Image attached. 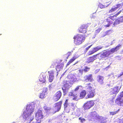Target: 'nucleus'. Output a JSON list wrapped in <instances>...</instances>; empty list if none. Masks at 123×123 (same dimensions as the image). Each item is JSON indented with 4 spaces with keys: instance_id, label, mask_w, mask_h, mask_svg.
<instances>
[{
    "instance_id": "obj_1",
    "label": "nucleus",
    "mask_w": 123,
    "mask_h": 123,
    "mask_svg": "<svg viewBox=\"0 0 123 123\" xmlns=\"http://www.w3.org/2000/svg\"><path fill=\"white\" fill-rule=\"evenodd\" d=\"M86 94V91L85 90H83L80 92V95L77 94H74L73 91L70 92L68 93V96L72 98L74 100L78 101L80 98H84Z\"/></svg>"
},
{
    "instance_id": "obj_2",
    "label": "nucleus",
    "mask_w": 123,
    "mask_h": 123,
    "mask_svg": "<svg viewBox=\"0 0 123 123\" xmlns=\"http://www.w3.org/2000/svg\"><path fill=\"white\" fill-rule=\"evenodd\" d=\"M36 121H33L34 119H31V121L32 122L31 123H40L43 121V118L45 117L44 114L43 113V111L41 109L38 110L35 113Z\"/></svg>"
},
{
    "instance_id": "obj_3",
    "label": "nucleus",
    "mask_w": 123,
    "mask_h": 123,
    "mask_svg": "<svg viewBox=\"0 0 123 123\" xmlns=\"http://www.w3.org/2000/svg\"><path fill=\"white\" fill-rule=\"evenodd\" d=\"M73 38L74 43L76 45H79L82 43L85 39V37L83 35L78 34L74 36Z\"/></svg>"
},
{
    "instance_id": "obj_4",
    "label": "nucleus",
    "mask_w": 123,
    "mask_h": 123,
    "mask_svg": "<svg viewBox=\"0 0 123 123\" xmlns=\"http://www.w3.org/2000/svg\"><path fill=\"white\" fill-rule=\"evenodd\" d=\"M91 117L93 118L96 120L97 121L99 122L100 123H105L103 121L104 120V118L101 116H99L95 111L91 112Z\"/></svg>"
},
{
    "instance_id": "obj_5",
    "label": "nucleus",
    "mask_w": 123,
    "mask_h": 123,
    "mask_svg": "<svg viewBox=\"0 0 123 123\" xmlns=\"http://www.w3.org/2000/svg\"><path fill=\"white\" fill-rule=\"evenodd\" d=\"M111 54L110 50H105L101 54H98V58L99 60H101L105 57H109Z\"/></svg>"
},
{
    "instance_id": "obj_6",
    "label": "nucleus",
    "mask_w": 123,
    "mask_h": 123,
    "mask_svg": "<svg viewBox=\"0 0 123 123\" xmlns=\"http://www.w3.org/2000/svg\"><path fill=\"white\" fill-rule=\"evenodd\" d=\"M94 100H90L86 102L83 105L82 107L85 110L89 109L94 105Z\"/></svg>"
},
{
    "instance_id": "obj_7",
    "label": "nucleus",
    "mask_w": 123,
    "mask_h": 123,
    "mask_svg": "<svg viewBox=\"0 0 123 123\" xmlns=\"http://www.w3.org/2000/svg\"><path fill=\"white\" fill-rule=\"evenodd\" d=\"M82 80L85 82H92L93 81L92 74H89L84 76Z\"/></svg>"
},
{
    "instance_id": "obj_8",
    "label": "nucleus",
    "mask_w": 123,
    "mask_h": 123,
    "mask_svg": "<svg viewBox=\"0 0 123 123\" xmlns=\"http://www.w3.org/2000/svg\"><path fill=\"white\" fill-rule=\"evenodd\" d=\"M87 25H83L79 28L78 31L79 32L85 34L87 32V29L88 27Z\"/></svg>"
},
{
    "instance_id": "obj_9",
    "label": "nucleus",
    "mask_w": 123,
    "mask_h": 123,
    "mask_svg": "<svg viewBox=\"0 0 123 123\" xmlns=\"http://www.w3.org/2000/svg\"><path fill=\"white\" fill-rule=\"evenodd\" d=\"M62 95V92L60 91L57 92L53 97V99L54 101L55 102L58 101L61 98Z\"/></svg>"
},
{
    "instance_id": "obj_10",
    "label": "nucleus",
    "mask_w": 123,
    "mask_h": 123,
    "mask_svg": "<svg viewBox=\"0 0 123 123\" xmlns=\"http://www.w3.org/2000/svg\"><path fill=\"white\" fill-rule=\"evenodd\" d=\"M95 94V89L90 90V91H88L86 98H92L94 97Z\"/></svg>"
},
{
    "instance_id": "obj_11",
    "label": "nucleus",
    "mask_w": 123,
    "mask_h": 123,
    "mask_svg": "<svg viewBox=\"0 0 123 123\" xmlns=\"http://www.w3.org/2000/svg\"><path fill=\"white\" fill-rule=\"evenodd\" d=\"M98 54H96L89 57L87 59L86 62V63H89L93 62L94 60L97 59V57H98Z\"/></svg>"
},
{
    "instance_id": "obj_12",
    "label": "nucleus",
    "mask_w": 123,
    "mask_h": 123,
    "mask_svg": "<svg viewBox=\"0 0 123 123\" xmlns=\"http://www.w3.org/2000/svg\"><path fill=\"white\" fill-rule=\"evenodd\" d=\"M46 75L45 73H42L41 74L39 77V80L40 82L44 83L46 81Z\"/></svg>"
},
{
    "instance_id": "obj_13",
    "label": "nucleus",
    "mask_w": 123,
    "mask_h": 123,
    "mask_svg": "<svg viewBox=\"0 0 123 123\" xmlns=\"http://www.w3.org/2000/svg\"><path fill=\"white\" fill-rule=\"evenodd\" d=\"M120 88H119L118 86H115L111 88L110 91V93L111 94H116L119 92Z\"/></svg>"
},
{
    "instance_id": "obj_14",
    "label": "nucleus",
    "mask_w": 123,
    "mask_h": 123,
    "mask_svg": "<svg viewBox=\"0 0 123 123\" xmlns=\"http://www.w3.org/2000/svg\"><path fill=\"white\" fill-rule=\"evenodd\" d=\"M54 71L53 70H52L48 72L49 74V80L50 82H52L54 79Z\"/></svg>"
},
{
    "instance_id": "obj_15",
    "label": "nucleus",
    "mask_w": 123,
    "mask_h": 123,
    "mask_svg": "<svg viewBox=\"0 0 123 123\" xmlns=\"http://www.w3.org/2000/svg\"><path fill=\"white\" fill-rule=\"evenodd\" d=\"M121 45L119 44L115 47L111 49L110 50L111 54L115 52H117L121 48Z\"/></svg>"
},
{
    "instance_id": "obj_16",
    "label": "nucleus",
    "mask_w": 123,
    "mask_h": 123,
    "mask_svg": "<svg viewBox=\"0 0 123 123\" xmlns=\"http://www.w3.org/2000/svg\"><path fill=\"white\" fill-rule=\"evenodd\" d=\"M97 82L101 85H103L104 83V77L103 76L99 75L97 77Z\"/></svg>"
},
{
    "instance_id": "obj_17",
    "label": "nucleus",
    "mask_w": 123,
    "mask_h": 123,
    "mask_svg": "<svg viewBox=\"0 0 123 123\" xmlns=\"http://www.w3.org/2000/svg\"><path fill=\"white\" fill-rule=\"evenodd\" d=\"M121 5L120 4H118L116 5V7H112L110 10L108 12L109 13H111L116 11L117 9L121 6Z\"/></svg>"
},
{
    "instance_id": "obj_18",
    "label": "nucleus",
    "mask_w": 123,
    "mask_h": 123,
    "mask_svg": "<svg viewBox=\"0 0 123 123\" xmlns=\"http://www.w3.org/2000/svg\"><path fill=\"white\" fill-rule=\"evenodd\" d=\"M62 103V101H61L55 104V109L56 110L55 112H58L60 110L61 107Z\"/></svg>"
},
{
    "instance_id": "obj_19",
    "label": "nucleus",
    "mask_w": 123,
    "mask_h": 123,
    "mask_svg": "<svg viewBox=\"0 0 123 123\" xmlns=\"http://www.w3.org/2000/svg\"><path fill=\"white\" fill-rule=\"evenodd\" d=\"M100 49L97 47L94 48L92 49L89 51L87 53L88 55H91Z\"/></svg>"
},
{
    "instance_id": "obj_20",
    "label": "nucleus",
    "mask_w": 123,
    "mask_h": 123,
    "mask_svg": "<svg viewBox=\"0 0 123 123\" xmlns=\"http://www.w3.org/2000/svg\"><path fill=\"white\" fill-rule=\"evenodd\" d=\"M115 101L116 104L118 105H123V100H121L120 98L118 97L116 99Z\"/></svg>"
},
{
    "instance_id": "obj_21",
    "label": "nucleus",
    "mask_w": 123,
    "mask_h": 123,
    "mask_svg": "<svg viewBox=\"0 0 123 123\" xmlns=\"http://www.w3.org/2000/svg\"><path fill=\"white\" fill-rule=\"evenodd\" d=\"M92 86V84L90 83H89L86 84L85 87L87 91H90V90H92L93 87Z\"/></svg>"
},
{
    "instance_id": "obj_22",
    "label": "nucleus",
    "mask_w": 123,
    "mask_h": 123,
    "mask_svg": "<svg viewBox=\"0 0 123 123\" xmlns=\"http://www.w3.org/2000/svg\"><path fill=\"white\" fill-rule=\"evenodd\" d=\"M106 20L108 24L105 25L104 26L105 27H110L113 23V22L110 20L108 18L106 19Z\"/></svg>"
},
{
    "instance_id": "obj_23",
    "label": "nucleus",
    "mask_w": 123,
    "mask_h": 123,
    "mask_svg": "<svg viewBox=\"0 0 123 123\" xmlns=\"http://www.w3.org/2000/svg\"><path fill=\"white\" fill-rule=\"evenodd\" d=\"M47 89H45L44 91H43L42 93H41L39 96L40 98L41 99H43L45 97V93L47 91Z\"/></svg>"
},
{
    "instance_id": "obj_24",
    "label": "nucleus",
    "mask_w": 123,
    "mask_h": 123,
    "mask_svg": "<svg viewBox=\"0 0 123 123\" xmlns=\"http://www.w3.org/2000/svg\"><path fill=\"white\" fill-rule=\"evenodd\" d=\"M36 106L37 104L36 102L31 103V111L32 112L34 111V109Z\"/></svg>"
},
{
    "instance_id": "obj_25",
    "label": "nucleus",
    "mask_w": 123,
    "mask_h": 123,
    "mask_svg": "<svg viewBox=\"0 0 123 123\" xmlns=\"http://www.w3.org/2000/svg\"><path fill=\"white\" fill-rule=\"evenodd\" d=\"M43 108L44 110L46 112H49L51 109V108L50 107H48L46 106H44L43 107Z\"/></svg>"
},
{
    "instance_id": "obj_26",
    "label": "nucleus",
    "mask_w": 123,
    "mask_h": 123,
    "mask_svg": "<svg viewBox=\"0 0 123 123\" xmlns=\"http://www.w3.org/2000/svg\"><path fill=\"white\" fill-rule=\"evenodd\" d=\"M119 19L118 18H117L116 19L115 21L113 23V26H115L116 25H117L119 24L121 22L120 21Z\"/></svg>"
},
{
    "instance_id": "obj_27",
    "label": "nucleus",
    "mask_w": 123,
    "mask_h": 123,
    "mask_svg": "<svg viewBox=\"0 0 123 123\" xmlns=\"http://www.w3.org/2000/svg\"><path fill=\"white\" fill-rule=\"evenodd\" d=\"M68 99H66L63 104V105L64 108H66L68 106L69 104L68 103Z\"/></svg>"
},
{
    "instance_id": "obj_28",
    "label": "nucleus",
    "mask_w": 123,
    "mask_h": 123,
    "mask_svg": "<svg viewBox=\"0 0 123 123\" xmlns=\"http://www.w3.org/2000/svg\"><path fill=\"white\" fill-rule=\"evenodd\" d=\"M116 16L114 15L112 16H110L108 17V18L114 21V20L117 18Z\"/></svg>"
},
{
    "instance_id": "obj_29",
    "label": "nucleus",
    "mask_w": 123,
    "mask_h": 123,
    "mask_svg": "<svg viewBox=\"0 0 123 123\" xmlns=\"http://www.w3.org/2000/svg\"><path fill=\"white\" fill-rule=\"evenodd\" d=\"M111 3V2L109 4H108L107 5V6H104L102 4H100L99 6V8H101V9L106 8V7H107V6H109V5Z\"/></svg>"
},
{
    "instance_id": "obj_30",
    "label": "nucleus",
    "mask_w": 123,
    "mask_h": 123,
    "mask_svg": "<svg viewBox=\"0 0 123 123\" xmlns=\"http://www.w3.org/2000/svg\"><path fill=\"white\" fill-rule=\"evenodd\" d=\"M90 69V68L86 66L85 67V68L83 69V70L85 73H86Z\"/></svg>"
},
{
    "instance_id": "obj_31",
    "label": "nucleus",
    "mask_w": 123,
    "mask_h": 123,
    "mask_svg": "<svg viewBox=\"0 0 123 123\" xmlns=\"http://www.w3.org/2000/svg\"><path fill=\"white\" fill-rule=\"evenodd\" d=\"M71 107L73 110H74L76 107V105L74 103H72L71 104Z\"/></svg>"
},
{
    "instance_id": "obj_32",
    "label": "nucleus",
    "mask_w": 123,
    "mask_h": 123,
    "mask_svg": "<svg viewBox=\"0 0 123 123\" xmlns=\"http://www.w3.org/2000/svg\"><path fill=\"white\" fill-rule=\"evenodd\" d=\"M119 110V109H118V110L115 111H113V112H110V115H111L112 116H113L115 114H116V113H117L118 111Z\"/></svg>"
},
{
    "instance_id": "obj_33",
    "label": "nucleus",
    "mask_w": 123,
    "mask_h": 123,
    "mask_svg": "<svg viewBox=\"0 0 123 123\" xmlns=\"http://www.w3.org/2000/svg\"><path fill=\"white\" fill-rule=\"evenodd\" d=\"M69 87V85L68 83H65L63 85V88L67 89H68Z\"/></svg>"
},
{
    "instance_id": "obj_34",
    "label": "nucleus",
    "mask_w": 123,
    "mask_h": 123,
    "mask_svg": "<svg viewBox=\"0 0 123 123\" xmlns=\"http://www.w3.org/2000/svg\"><path fill=\"white\" fill-rule=\"evenodd\" d=\"M77 57H76L75 56H74L71 59H70L69 60L72 63L73 62L76 58H77Z\"/></svg>"
},
{
    "instance_id": "obj_35",
    "label": "nucleus",
    "mask_w": 123,
    "mask_h": 123,
    "mask_svg": "<svg viewBox=\"0 0 123 123\" xmlns=\"http://www.w3.org/2000/svg\"><path fill=\"white\" fill-rule=\"evenodd\" d=\"M82 87V86H78L75 88L74 91H78L80 88H81Z\"/></svg>"
},
{
    "instance_id": "obj_36",
    "label": "nucleus",
    "mask_w": 123,
    "mask_h": 123,
    "mask_svg": "<svg viewBox=\"0 0 123 123\" xmlns=\"http://www.w3.org/2000/svg\"><path fill=\"white\" fill-rule=\"evenodd\" d=\"M79 119L80 120L81 123H83L86 121V120L84 118H82L81 117H79Z\"/></svg>"
},
{
    "instance_id": "obj_37",
    "label": "nucleus",
    "mask_w": 123,
    "mask_h": 123,
    "mask_svg": "<svg viewBox=\"0 0 123 123\" xmlns=\"http://www.w3.org/2000/svg\"><path fill=\"white\" fill-rule=\"evenodd\" d=\"M102 29L101 28H98L95 31L96 33H98Z\"/></svg>"
},
{
    "instance_id": "obj_38",
    "label": "nucleus",
    "mask_w": 123,
    "mask_h": 123,
    "mask_svg": "<svg viewBox=\"0 0 123 123\" xmlns=\"http://www.w3.org/2000/svg\"><path fill=\"white\" fill-rule=\"evenodd\" d=\"M118 18L119 19V20L121 22H123V16H122Z\"/></svg>"
},
{
    "instance_id": "obj_39",
    "label": "nucleus",
    "mask_w": 123,
    "mask_h": 123,
    "mask_svg": "<svg viewBox=\"0 0 123 123\" xmlns=\"http://www.w3.org/2000/svg\"><path fill=\"white\" fill-rule=\"evenodd\" d=\"M118 97L120 98H121L122 97H123V91L120 93V94L119 95Z\"/></svg>"
},
{
    "instance_id": "obj_40",
    "label": "nucleus",
    "mask_w": 123,
    "mask_h": 123,
    "mask_svg": "<svg viewBox=\"0 0 123 123\" xmlns=\"http://www.w3.org/2000/svg\"><path fill=\"white\" fill-rule=\"evenodd\" d=\"M62 89L63 90V93H65V94H66V90L68 89L64 88H62Z\"/></svg>"
},
{
    "instance_id": "obj_41",
    "label": "nucleus",
    "mask_w": 123,
    "mask_h": 123,
    "mask_svg": "<svg viewBox=\"0 0 123 123\" xmlns=\"http://www.w3.org/2000/svg\"><path fill=\"white\" fill-rule=\"evenodd\" d=\"M121 11L120 10L115 15L117 17V16H118L121 12Z\"/></svg>"
},
{
    "instance_id": "obj_42",
    "label": "nucleus",
    "mask_w": 123,
    "mask_h": 123,
    "mask_svg": "<svg viewBox=\"0 0 123 123\" xmlns=\"http://www.w3.org/2000/svg\"><path fill=\"white\" fill-rule=\"evenodd\" d=\"M72 62H71L70 61V60L69 61V62L67 63V65L66 66H68L70 64H71Z\"/></svg>"
},
{
    "instance_id": "obj_43",
    "label": "nucleus",
    "mask_w": 123,
    "mask_h": 123,
    "mask_svg": "<svg viewBox=\"0 0 123 123\" xmlns=\"http://www.w3.org/2000/svg\"><path fill=\"white\" fill-rule=\"evenodd\" d=\"M79 72L80 73H81L82 74H83V70H81V69H80L79 70Z\"/></svg>"
},
{
    "instance_id": "obj_44",
    "label": "nucleus",
    "mask_w": 123,
    "mask_h": 123,
    "mask_svg": "<svg viewBox=\"0 0 123 123\" xmlns=\"http://www.w3.org/2000/svg\"><path fill=\"white\" fill-rule=\"evenodd\" d=\"M123 75V72H122L121 74H120L118 76V77H119L121 76H122V75Z\"/></svg>"
},
{
    "instance_id": "obj_45",
    "label": "nucleus",
    "mask_w": 123,
    "mask_h": 123,
    "mask_svg": "<svg viewBox=\"0 0 123 123\" xmlns=\"http://www.w3.org/2000/svg\"><path fill=\"white\" fill-rule=\"evenodd\" d=\"M60 67L59 65H57L56 67V70H57V69L58 68H59Z\"/></svg>"
},
{
    "instance_id": "obj_46",
    "label": "nucleus",
    "mask_w": 123,
    "mask_h": 123,
    "mask_svg": "<svg viewBox=\"0 0 123 123\" xmlns=\"http://www.w3.org/2000/svg\"><path fill=\"white\" fill-rule=\"evenodd\" d=\"M88 49L89 48L87 47L86 48V51H87L88 50Z\"/></svg>"
},
{
    "instance_id": "obj_47",
    "label": "nucleus",
    "mask_w": 123,
    "mask_h": 123,
    "mask_svg": "<svg viewBox=\"0 0 123 123\" xmlns=\"http://www.w3.org/2000/svg\"><path fill=\"white\" fill-rule=\"evenodd\" d=\"M92 45H90V46H88V47H87L89 48V49L91 47V46Z\"/></svg>"
},
{
    "instance_id": "obj_48",
    "label": "nucleus",
    "mask_w": 123,
    "mask_h": 123,
    "mask_svg": "<svg viewBox=\"0 0 123 123\" xmlns=\"http://www.w3.org/2000/svg\"><path fill=\"white\" fill-rule=\"evenodd\" d=\"M78 62V61H77L74 64V65H75V64H76Z\"/></svg>"
},
{
    "instance_id": "obj_49",
    "label": "nucleus",
    "mask_w": 123,
    "mask_h": 123,
    "mask_svg": "<svg viewBox=\"0 0 123 123\" xmlns=\"http://www.w3.org/2000/svg\"><path fill=\"white\" fill-rule=\"evenodd\" d=\"M107 86H110V84H108L107 85Z\"/></svg>"
},
{
    "instance_id": "obj_50",
    "label": "nucleus",
    "mask_w": 123,
    "mask_h": 123,
    "mask_svg": "<svg viewBox=\"0 0 123 123\" xmlns=\"http://www.w3.org/2000/svg\"><path fill=\"white\" fill-rule=\"evenodd\" d=\"M69 56V55H68V56H67V58H67V59L68 58V57Z\"/></svg>"
},
{
    "instance_id": "obj_51",
    "label": "nucleus",
    "mask_w": 123,
    "mask_h": 123,
    "mask_svg": "<svg viewBox=\"0 0 123 123\" xmlns=\"http://www.w3.org/2000/svg\"><path fill=\"white\" fill-rule=\"evenodd\" d=\"M58 72H57V74H56L57 76L58 75Z\"/></svg>"
},
{
    "instance_id": "obj_52",
    "label": "nucleus",
    "mask_w": 123,
    "mask_h": 123,
    "mask_svg": "<svg viewBox=\"0 0 123 123\" xmlns=\"http://www.w3.org/2000/svg\"><path fill=\"white\" fill-rule=\"evenodd\" d=\"M52 85V84H50V85H49V86H51Z\"/></svg>"
},
{
    "instance_id": "obj_53",
    "label": "nucleus",
    "mask_w": 123,
    "mask_h": 123,
    "mask_svg": "<svg viewBox=\"0 0 123 123\" xmlns=\"http://www.w3.org/2000/svg\"><path fill=\"white\" fill-rule=\"evenodd\" d=\"M46 89V88H45V90H44H44H43V91H44V90H45V89ZM44 89H43V90H44Z\"/></svg>"
}]
</instances>
